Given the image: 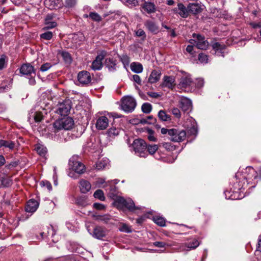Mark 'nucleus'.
Returning <instances> with one entry per match:
<instances>
[{"label":"nucleus","mask_w":261,"mask_h":261,"mask_svg":"<svg viewBox=\"0 0 261 261\" xmlns=\"http://www.w3.org/2000/svg\"><path fill=\"white\" fill-rule=\"evenodd\" d=\"M69 169L71 170L68 173V176L73 178H76L77 175L75 174H83L85 171V165L79 161L77 155L72 156L69 161Z\"/></svg>","instance_id":"obj_1"},{"label":"nucleus","mask_w":261,"mask_h":261,"mask_svg":"<svg viewBox=\"0 0 261 261\" xmlns=\"http://www.w3.org/2000/svg\"><path fill=\"white\" fill-rule=\"evenodd\" d=\"M114 204L120 208H126L132 212H137L138 210H141V206H136L134 201L130 198L124 199L122 197H117L114 201Z\"/></svg>","instance_id":"obj_2"},{"label":"nucleus","mask_w":261,"mask_h":261,"mask_svg":"<svg viewBox=\"0 0 261 261\" xmlns=\"http://www.w3.org/2000/svg\"><path fill=\"white\" fill-rule=\"evenodd\" d=\"M245 174L247 173V175H242L241 172H237L235 177L237 179H239V182H241V179L245 180L248 184V180L250 179H256L258 178V175L261 178V167L259 168L258 171H256L251 167H247L245 169Z\"/></svg>","instance_id":"obj_3"},{"label":"nucleus","mask_w":261,"mask_h":261,"mask_svg":"<svg viewBox=\"0 0 261 261\" xmlns=\"http://www.w3.org/2000/svg\"><path fill=\"white\" fill-rule=\"evenodd\" d=\"M74 121L71 117H65L56 120L53 124L55 132L61 129L69 130L72 128Z\"/></svg>","instance_id":"obj_4"},{"label":"nucleus","mask_w":261,"mask_h":261,"mask_svg":"<svg viewBox=\"0 0 261 261\" xmlns=\"http://www.w3.org/2000/svg\"><path fill=\"white\" fill-rule=\"evenodd\" d=\"M121 109L126 113H131L134 111L137 102L136 99L131 96H124L121 100Z\"/></svg>","instance_id":"obj_5"},{"label":"nucleus","mask_w":261,"mask_h":261,"mask_svg":"<svg viewBox=\"0 0 261 261\" xmlns=\"http://www.w3.org/2000/svg\"><path fill=\"white\" fill-rule=\"evenodd\" d=\"M132 146L135 153L140 157L146 158L147 156L146 151L147 144L142 139H136L134 141Z\"/></svg>","instance_id":"obj_6"},{"label":"nucleus","mask_w":261,"mask_h":261,"mask_svg":"<svg viewBox=\"0 0 261 261\" xmlns=\"http://www.w3.org/2000/svg\"><path fill=\"white\" fill-rule=\"evenodd\" d=\"M169 139L173 142H179L184 141L186 138V133L184 130L175 128L169 129Z\"/></svg>","instance_id":"obj_7"},{"label":"nucleus","mask_w":261,"mask_h":261,"mask_svg":"<svg viewBox=\"0 0 261 261\" xmlns=\"http://www.w3.org/2000/svg\"><path fill=\"white\" fill-rule=\"evenodd\" d=\"M193 36L194 38H196V39H191L189 41L190 43L193 44L194 42L197 48L200 49L204 50L208 47L209 43L203 36L195 34H194Z\"/></svg>","instance_id":"obj_8"},{"label":"nucleus","mask_w":261,"mask_h":261,"mask_svg":"<svg viewBox=\"0 0 261 261\" xmlns=\"http://www.w3.org/2000/svg\"><path fill=\"white\" fill-rule=\"evenodd\" d=\"M71 103L70 99H65L59 105L57 112L61 115H67L71 109Z\"/></svg>","instance_id":"obj_9"},{"label":"nucleus","mask_w":261,"mask_h":261,"mask_svg":"<svg viewBox=\"0 0 261 261\" xmlns=\"http://www.w3.org/2000/svg\"><path fill=\"white\" fill-rule=\"evenodd\" d=\"M106 51H101L96 57L95 59L92 62L91 68L93 70H100L102 67V61L106 56Z\"/></svg>","instance_id":"obj_10"},{"label":"nucleus","mask_w":261,"mask_h":261,"mask_svg":"<svg viewBox=\"0 0 261 261\" xmlns=\"http://www.w3.org/2000/svg\"><path fill=\"white\" fill-rule=\"evenodd\" d=\"M194 84V82L191 77V75L186 72L183 73V75L181 76L180 82L179 83V86L181 88H187L191 87Z\"/></svg>","instance_id":"obj_11"},{"label":"nucleus","mask_w":261,"mask_h":261,"mask_svg":"<svg viewBox=\"0 0 261 261\" xmlns=\"http://www.w3.org/2000/svg\"><path fill=\"white\" fill-rule=\"evenodd\" d=\"M203 6L201 3L197 1L190 3L188 5V11L190 13L194 15L198 14L203 10Z\"/></svg>","instance_id":"obj_12"},{"label":"nucleus","mask_w":261,"mask_h":261,"mask_svg":"<svg viewBox=\"0 0 261 261\" xmlns=\"http://www.w3.org/2000/svg\"><path fill=\"white\" fill-rule=\"evenodd\" d=\"M88 231L91 235L97 239H102L106 237L107 233L106 229L99 226H96L92 231L88 228Z\"/></svg>","instance_id":"obj_13"},{"label":"nucleus","mask_w":261,"mask_h":261,"mask_svg":"<svg viewBox=\"0 0 261 261\" xmlns=\"http://www.w3.org/2000/svg\"><path fill=\"white\" fill-rule=\"evenodd\" d=\"M77 80L82 85H88L91 81V77L89 72L83 70L79 73Z\"/></svg>","instance_id":"obj_14"},{"label":"nucleus","mask_w":261,"mask_h":261,"mask_svg":"<svg viewBox=\"0 0 261 261\" xmlns=\"http://www.w3.org/2000/svg\"><path fill=\"white\" fill-rule=\"evenodd\" d=\"M146 29L153 34H157L160 31V28L158 23L152 20H147L144 22Z\"/></svg>","instance_id":"obj_15"},{"label":"nucleus","mask_w":261,"mask_h":261,"mask_svg":"<svg viewBox=\"0 0 261 261\" xmlns=\"http://www.w3.org/2000/svg\"><path fill=\"white\" fill-rule=\"evenodd\" d=\"M109 118L106 115L99 117L96 122V127L98 130H103L109 125Z\"/></svg>","instance_id":"obj_16"},{"label":"nucleus","mask_w":261,"mask_h":261,"mask_svg":"<svg viewBox=\"0 0 261 261\" xmlns=\"http://www.w3.org/2000/svg\"><path fill=\"white\" fill-rule=\"evenodd\" d=\"M20 72L22 74L28 76V78H29V76H32V74L35 75L33 66L29 64L22 65L20 69Z\"/></svg>","instance_id":"obj_17"},{"label":"nucleus","mask_w":261,"mask_h":261,"mask_svg":"<svg viewBox=\"0 0 261 261\" xmlns=\"http://www.w3.org/2000/svg\"><path fill=\"white\" fill-rule=\"evenodd\" d=\"M212 46L216 55L218 56H224V50L226 48L225 44L216 42L212 43Z\"/></svg>","instance_id":"obj_18"},{"label":"nucleus","mask_w":261,"mask_h":261,"mask_svg":"<svg viewBox=\"0 0 261 261\" xmlns=\"http://www.w3.org/2000/svg\"><path fill=\"white\" fill-rule=\"evenodd\" d=\"M162 72L160 70H153L148 79V82L150 84H154L159 82L161 79Z\"/></svg>","instance_id":"obj_19"},{"label":"nucleus","mask_w":261,"mask_h":261,"mask_svg":"<svg viewBox=\"0 0 261 261\" xmlns=\"http://www.w3.org/2000/svg\"><path fill=\"white\" fill-rule=\"evenodd\" d=\"M179 106L183 111H188L192 109V101L190 99L182 97L180 99Z\"/></svg>","instance_id":"obj_20"},{"label":"nucleus","mask_w":261,"mask_h":261,"mask_svg":"<svg viewBox=\"0 0 261 261\" xmlns=\"http://www.w3.org/2000/svg\"><path fill=\"white\" fill-rule=\"evenodd\" d=\"M39 202L34 199H30L27 202L25 206V211L28 213H33L38 208Z\"/></svg>","instance_id":"obj_21"},{"label":"nucleus","mask_w":261,"mask_h":261,"mask_svg":"<svg viewBox=\"0 0 261 261\" xmlns=\"http://www.w3.org/2000/svg\"><path fill=\"white\" fill-rule=\"evenodd\" d=\"M175 82V79L172 76H164L163 82L161 84L163 87H167L168 88H172L173 84Z\"/></svg>","instance_id":"obj_22"},{"label":"nucleus","mask_w":261,"mask_h":261,"mask_svg":"<svg viewBox=\"0 0 261 261\" xmlns=\"http://www.w3.org/2000/svg\"><path fill=\"white\" fill-rule=\"evenodd\" d=\"M12 184V180L11 177L7 175H0V187H8Z\"/></svg>","instance_id":"obj_23"},{"label":"nucleus","mask_w":261,"mask_h":261,"mask_svg":"<svg viewBox=\"0 0 261 261\" xmlns=\"http://www.w3.org/2000/svg\"><path fill=\"white\" fill-rule=\"evenodd\" d=\"M142 8L148 14L154 13L155 11V6L154 3L150 2H145L142 4Z\"/></svg>","instance_id":"obj_24"},{"label":"nucleus","mask_w":261,"mask_h":261,"mask_svg":"<svg viewBox=\"0 0 261 261\" xmlns=\"http://www.w3.org/2000/svg\"><path fill=\"white\" fill-rule=\"evenodd\" d=\"M80 188L82 193H86L91 189L90 183L85 179H81L80 182Z\"/></svg>","instance_id":"obj_25"},{"label":"nucleus","mask_w":261,"mask_h":261,"mask_svg":"<svg viewBox=\"0 0 261 261\" xmlns=\"http://www.w3.org/2000/svg\"><path fill=\"white\" fill-rule=\"evenodd\" d=\"M177 10L178 13L181 17L183 18L188 17L189 13L188 6L186 7L182 3H178L177 5Z\"/></svg>","instance_id":"obj_26"},{"label":"nucleus","mask_w":261,"mask_h":261,"mask_svg":"<svg viewBox=\"0 0 261 261\" xmlns=\"http://www.w3.org/2000/svg\"><path fill=\"white\" fill-rule=\"evenodd\" d=\"M105 65L110 71H114L116 70V61L113 58H107L105 60Z\"/></svg>","instance_id":"obj_27"},{"label":"nucleus","mask_w":261,"mask_h":261,"mask_svg":"<svg viewBox=\"0 0 261 261\" xmlns=\"http://www.w3.org/2000/svg\"><path fill=\"white\" fill-rule=\"evenodd\" d=\"M12 87V81L10 80H5L1 84L0 86V93H3L9 91Z\"/></svg>","instance_id":"obj_28"},{"label":"nucleus","mask_w":261,"mask_h":261,"mask_svg":"<svg viewBox=\"0 0 261 261\" xmlns=\"http://www.w3.org/2000/svg\"><path fill=\"white\" fill-rule=\"evenodd\" d=\"M130 69L134 72L140 73L143 71V67L142 65L140 63L133 62L130 64Z\"/></svg>","instance_id":"obj_29"},{"label":"nucleus","mask_w":261,"mask_h":261,"mask_svg":"<svg viewBox=\"0 0 261 261\" xmlns=\"http://www.w3.org/2000/svg\"><path fill=\"white\" fill-rule=\"evenodd\" d=\"M15 146V144L12 141H7L5 140H0V148L5 147L10 150H13Z\"/></svg>","instance_id":"obj_30"},{"label":"nucleus","mask_w":261,"mask_h":261,"mask_svg":"<svg viewBox=\"0 0 261 261\" xmlns=\"http://www.w3.org/2000/svg\"><path fill=\"white\" fill-rule=\"evenodd\" d=\"M32 116L33 119L36 122H39L42 119L43 117V114L41 112H35L33 113L32 112L31 114H30V117ZM30 120V117L29 118Z\"/></svg>","instance_id":"obj_31"},{"label":"nucleus","mask_w":261,"mask_h":261,"mask_svg":"<svg viewBox=\"0 0 261 261\" xmlns=\"http://www.w3.org/2000/svg\"><path fill=\"white\" fill-rule=\"evenodd\" d=\"M35 150L37 152L42 156H44L47 152L46 148L43 145L38 144L35 147Z\"/></svg>","instance_id":"obj_32"},{"label":"nucleus","mask_w":261,"mask_h":261,"mask_svg":"<svg viewBox=\"0 0 261 261\" xmlns=\"http://www.w3.org/2000/svg\"><path fill=\"white\" fill-rule=\"evenodd\" d=\"M159 119L163 121H169L171 120V116L168 115L164 110H160L158 112Z\"/></svg>","instance_id":"obj_33"},{"label":"nucleus","mask_w":261,"mask_h":261,"mask_svg":"<svg viewBox=\"0 0 261 261\" xmlns=\"http://www.w3.org/2000/svg\"><path fill=\"white\" fill-rule=\"evenodd\" d=\"M199 245V242L196 239H192L189 242L187 243L185 246L190 250L197 248Z\"/></svg>","instance_id":"obj_34"},{"label":"nucleus","mask_w":261,"mask_h":261,"mask_svg":"<svg viewBox=\"0 0 261 261\" xmlns=\"http://www.w3.org/2000/svg\"><path fill=\"white\" fill-rule=\"evenodd\" d=\"M109 160L106 159L102 161H100L96 164V169L97 170H101L108 166Z\"/></svg>","instance_id":"obj_35"},{"label":"nucleus","mask_w":261,"mask_h":261,"mask_svg":"<svg viewBox=\"0 0 261 261\" xmlns=\"http://www.w3.org/2000/svg\"><path fill=\"white\" fill-rule=\"evenodd\" d=\"M153 220L154 223L160 226H164L165 225V219L162 217L154 216L153 217Z\"/></svg>","instance_id":"obj_36"},{"label":"nucleus","mask_w":261,"mask_h":261,"mask_svg":"<svg viewBox=\"0 0 261 261\" xmlns=\"http://www.w3.org/2000/svg\"><path fill=\"white\" fill-rule=\"evenodd\" d=\"M156 121L152 116H148L146 118H142L140 120V123L142 124H153Z\"/></svg>","instance_id":"obj_37"},{"label":"nucleus","mask_w":261,"mask_h":261,"mask_svg":"<svg viewBox=\"0 0 261 261\" xmlns=\"http://www.w3.org/2000/svg\"><path fill=\"white\" fill-rule=\"evenodd\" d=\"M93 196L95 198H97L101 201H104L105 200V197L104 193L101 190H97L93 194Z\"/></svg>","instance_id":"obj_38"},{"label":"nucleus","mask_w":261,"mask_h":261,"mask_svg":"<svg viewBox=\"0 0 261 261\" xmlns=\"http://www.w3.org/2000/svg\"><path fill=\"white\" fill-rule=\"evenodd\" d=\"M89 17L93 21L99 22L101 20V17L96 12H91L89 13Z\"/></svg>","instance_id":"obj_39"},{"label":"nucleus","mask_w":261,"mask_h":261,"mask_svg":"<svg viewBox=\"0 0 261 261\" xmlns=\"http://www.w3.org/2000/svg\"><path fill=\"white\" fill-rule=\"evenodd\" d=\"M158 146L155 144L147 145L146 151L149 154H153L158 149Z\"/></svg>","instance_id":"obj_40"},{"label":"nucleus","mask_w":261,"mask_h":261,"mask_svg":"<svg viewBox=\"0 0 261 261\" xmlns=\"http://www.w3.org/2000/svg\"><path fill=\"white\" fill-rule=\"evenodd\" d=\"M77 204L82 206H85L88 204L87 197L86 196L80 197L76 200Z\"/></svg>","instance_id":"obj_41"},{"label":"nucleus","mask_w":261,"mask_h":261,"mask_svg":"<svg viewBox=\"0 0 261 261\" xmlns=\"http://www.w3.org/2000/svg\"><path fill=\"white\" fill-rule=\"evenodd\" d=\"M141 109L144 113L148 114L152 110V106L149 103H144L142 105Z\"/></svg>","instance_id":"obj_42"},{"label":"nucleus","mask_w":261,"mask_h":261,"mask_svg":"<svg viewBox=\"0 0 261 261\" xmlns=\"http://www.w3.org/2000/svg\"><path fill=\"white\" fill-rule=\"evenodd\" d=\"M61 55L64 61L67 63H70L72 62V58L69 53L63 51L61 53Z\"/></svg>","instance_id":"obj_43"},{"label":"nucleus","mask_w":261,"mask_h":261,"mask_svg":"<svg viewBox=\"0 0 261 261\" xmlns=\"http://www.w3.org/2000/svg\"><path fill=\"white\" fill-rule=\"evenodd\" d=\"M120 130L115 127L110 128L108 131V134L110 137L117 136L119 134Z\"/></svg>","instance_id":"obj_44"},{"label":"nucleus","mask_w":261,"mask_h":261,"mask_svg":"<svg viewBox=\"0 0 261 261\" xmlns=\"http://www.w3.org/2000/svg\"><path fill=\"white\" fill-rule=\"evenodd\" d=\"M45 26L43 28V30H48L54 28L57 26L56 21H46L44 22Z\"/></svg>","instance_id":"obj_45"},{"label":"nucleus","mask_w":261,"mask_h":261,"mask_svg":"<svg viewBox=\"0 0 261 261\" xmlns=\"http://www.w3.org/2000/svg\"><path fill=\"white\" fill-rule=\"evenodd\" d=\"M45 4L50 9H56V7H57V4L55 0H45Z\"/></svg>","instance_id":"obj_46"},{"label":"nucleus","mask_w":261,"mask_h":261,"mask_svg":"<svg viewBox=\"0 0 261 261\" xmlns=\"http://www.w3.org/2000/svg\"><path fill=\"white\" fill-rule=\"evenodd\" d=\"M53 37V33L51 32L47 31L40 35V38L45 40H50Z\"/></svg>","instance_id":"obj_47"},{"label":"nucleus","mask_w":261,"mask_h":261,"mask_svg":"<svg viewBox=\"0 0 261 261\" xmlns=\"http://www.w3.org/2000/svg\"><path fill=\"white\" fill-rule=\"evenodd\" d=\"M147 132L148 133L147 138L150 141L155 142L156 140V138L154 136V132L153 131L150 129L147 128Z\"/></svg>","instance_id":"obj_48"},{"label":"nucleus","mask_w":261,"mask_h":261,"mask_svg":"<svg viewBox=\"0 0 261 261\" xmlns=\"http://www.w3.org/2000/svg\"><path fill=\"white\" fill-rule=\"evenodd\" d=\"M110 219L111 218L109 215L97 216L96 218V220L102 221L106 223H108Z\"/></svg>","instance_id":"obj_49"},{"label":"nucleus","mask_w":261,"mask_h":261,"mask_svg":"<svg viewBox=\"0 0 261 261\" xmlns=\"http://www.w3.org/2000/svg\"><path fill=\"white\" fill-rule=\"evenodd\" d=\"M153 246L158 248H166L169 247V245L164 242L156 241L153 243Z\"/></svg>","instance_id":"obj_50"},{"label":"nucleus","mask_w":261,"mask_h":261,"mask_svg":"<svg viewBox=\"0 0 261 261\" xmlns=\"http://www.w3.org/2000/svg\"><path fill=\"white\" fill-rule=\"evenodd\" d=\"M198 59L201 63H207L208 61V57L206 55L200 53L198 55Z\"/></svg>","instance_id":"obj_51"},{"label":"nucleus","mask_w":261,"mask_h":261,"mask_svg":"<svg viewBox=\"0 0 261 261\" xmlns=\"http://www.w3.org/2000/svg\"><path fill=\"white\" fill-rule=\"evenodd\" d=\"M188 132L192 135L196 136L197 134V128L196 125L193 124L188 128Z\"/></svg>","instance_id":"obj_52"},{"label":"nucleus","mask_w":261,"mask_h":261,"mask_svg":"<svg viewBox=\"0 0 261 261\" xmlns=\"http://www.w3.org/2000/svg\"><path fill=\"white\" fill-rule=\"evenodd\" d=\"M19 164V161L18 160L14 161L11 162L9 164H8L6 166V167L8 169H11L14 167H16Z\"/></svg>","instance_id":"obj_53"},{"label":"nucleus","mask_w":261,"mask_h":261,"mask_svg":"<svg viewBox=\"0 0 261 261\" xmlns=\"http://www.w3.org/2000/svg\"><path fill=\"white\" fill-rule=\"evenodd\" d=\"M135 34L138 37H143V40H144L146 38L145 32L141 29H139L135 31Z\"/></svg>","instance_id":"obj_54"},{"label":"nucleus","mask_w":261,"mask_h":261,"mask_svg":"<svg viewBox=\"0 0 261 261\" xmlns=\"http://www.w3.org/2000/svg\"><path fill=\"white\" fill-rule=\"evenodd\" d=\"M52 66L51 64L49 63H46L42 65L40 67V70L44 72L48 70Z\"/></svg>","instance_id":"obj_55"},{"label":"nucleus","mask_w":261,"mask_h":261,"mask_svg":"<svg viewBox=\"0 0 261 261\" xmlns=\"http://www.w3.org/2000/svg\"><path fill=\"white\" fill-rule=\"evenodd\" d=\"M76 4V0H66L65 5L67 7H73Z\"/></svg>","instance_id":"obj_56"},{"label":"nucleus","mask_w":261,"mask_h":261,"mask_svg":"<svg viewBox=\"0 0 261 261\" xmlns=\"http://www.w3.org/2000/svg\"><path fill=\"white\" fill-rule=\"evenodd\" d=\"M120 230L125 232H130L132 231L131 228L126 224H124L122 225L120 228Z\"/></svg>","instance_id":"obj_57"},{"label":"nucleus","mask_w":261,"mask_h":261,"mask_svg":"<svg viewBox=\"0 0 261 261\" xmlns=\"http://www.w3.org/2000/svg\"><path fill=\"white\" fill-rule=\"evenodd\" d=\"M40 185L42 186L46 187L49 191H50L52 189V187L50 183L48 181H42L40 182Z\"/></svg>","instance_id":"obj_58"},{"label":"nucleus","mask_w":261,"mask_h":261,"mask_svg":"<svg viewBox=\"0 0 261 261\" xmlns=\"http://www.w3.org/2000/svg\"><path fill=\"white\" fill-rule=\"evenodd\" d=\"M172 113L177 118H179L181 116L180 111L178 108H173L172 110Z\"/></svg>","instance_id":"obj_59"},{"label":"nucleus","mask_w":261,"mask_h":261,"mask_svg":"<svg viewBox=\"0 0 261 261\" xmlns=\"http://www.w3.org/2000/svg\"><path fill=\"white\" fill-rule=\"evenodd\" d=\"M204 85V80L203 79H197L196 80V83H195V86L197 88H201Z\"/></svg>","instance_id":"obj_60"},{"label":"nucleus","mask_w":261,"mask_h":261,"mask_svg":"<svg viewBox=\"0 0 261 261\" xmlns=\"http://www.w3.org/2000/svg\"><path fill=\"white\" fill-rule=\"evenodd\" d=\"M6 66V62L5 57L0 58V70L4 69Z\"/></svg>","instance_id":"obj_61"},{"label":"nucleus","mask_w":261,"mask_h":261,"mask_svg":"<svg viewBox=\"0 0 261 261\" xmlns=\"http://www.w3.org/2000/svg\"><path fill=\"white\" fill-rule=\"evenodd\" d=\"M93 207L97 210H103L105 208V206L103 204L99 203H95L93 204Z\"/></svg>","instance_id":"obj_62"},{"label":"nucleus","mask_w":261,"mask_h":261,"mask_svg":"<svg viewBox=\"0 0 261 261\" xmlns=\"http://www.w3.org/2000/svg\"><path fill=\"white\" fill-rule=\"evenodd\" d=\"M126 3L132 6H136L138 4V0H126Z\"/></svg>","instance_id":"obj_63"},{"label":"nucleus","mask_w":261,"mask_h":261,"mask_svg":"<svg viewBox=\"0 0 261 261\" xmlns=\"http://www.w3.org/2000/svg\"><path fill=\"white\" fill-rule=\"evenodd\" d=\"M133 79L137 84H138L139 85L141 84V78L138 75H137V74L134 75L133 76Z\"/></svg>","instance_id":"obj_64"}]
</instances>
